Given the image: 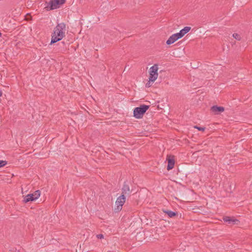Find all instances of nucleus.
I'll use <instances>...</instances> for the list:
<instances>
[{"mask_svg": "<svg viewBox=\"0 0 252 252\" xmlns=\"http://www.w3.org/2000/svg\"><path fill=\"white\" fill-rule=\"evenodd\" d=\"M66 26L64 23L58 24L52 34L51 44L55 43L62 40L65 35Z\"/></svg>", "mask_w": 252, "mask_h": 252, "instance_id": "nucleus-1", "label": "nucleus"}, {"mask_svg": "<svg viewBox=\"0 0 252 252\" xmlns=\"http://www.w3.org/2000/svg\"><path fill=\"white\" fill-rule=\"evenodd\" d=\"M164 212L170 218H172L177 215L176 213L169 210L165 211Z\"/></svg>", "mask_w": 252, "mask_h": 252, "instance_id": "nucleus-13", "label": "nucleus"}, {"mask_svg": "<svg viewBox=\"0 0 252 252\" xmlns=\"http://www.w3.org/2000/svg\"><path fill=\"white\" fill-rule=\"evenodd\" d=\"M180 38L178 34H177V33L173 34L171 36H170L169 38L168 39V40L166 41V44L167 45H170Z\"/></svg>", "mask_w": 252, "mask_h": 252, "instance_id": "nucleus-7", "label": "nucleus"}, {"mask_svg": "<svg viewBox=\"0 0 252 252\" xmlns=\"http://www.w3.org/2000/svg\"><path fill=\"white\" fill-rule=\"evenodd\" d=\"M211 110L215 113V114H218L222 112L224 110V108L221 106H213L211 107Z\"/></svg>", "mask_w": 252, "mask_h": 252, "instance_id": "nucleus-8", "label": "nucleus"}, {"mask_svg": "<svg viewBox=\"0 0 252 252\" xmlns=\"http://www.w3.org/2000/svg\"><path fill=\"white\" fill-rule=\"evenodd\" d=\"M233 37L237 40H240L241 39V36L240 34L234 33L232 35Z\"/></svg>", "mask_w": 252, "mask_h": 252, "instance_id": "nucleus-15", "label": "nucleus"}, {"mask_svg": "<svg viewBox=\"0 0 252 252\" xmlns=\"http://www.w3.org/2000/svg\"><path fill=\"white\" fill-rule=\"evenodd\" d=\"M194 128H197L199 130H200V131H204L205 129V127H198L197 126H194Z\"/></svg>", "mask_w": 252, "mask_h": 252, "instance_id": "nucleus-17", "label": "nucleus"}, {"mask_svg": "<svg viewBox=\"0 0 252 252\" xmlns=\"http://www.w3.org/2000/svg\"><path fill=\"white\" fill-rule=\"evenodd\" d=\"M32 201H34V199L32 194H29L25 196L24 201L25 203Z\"/></svg>", "mask_w": 252, "mask_h": 252, "instance_id": "nucleus-11", "label": "nucleus"}, {"mask_svg": "<svg viewBox=\"0 0 252 252\" xmlns=\"http://www.w3.org/2000/svg\"><path fill=\"white\" fill-rule=\"evenodd\" d=\"M223 220L225 222H227L229 224H237L238 220L236 219L230 218L228 217H225L223 218Z\"/></svg>", "mask_w": 252, "mask_h": 252, "instance_id": "nucleus-10", "label": "nucleus"}, {"mask_svg": "<svg viewBox=\"0 0 252 252\" xmlns=\"http://www.w3.org/2000/svg\"><path fill=\"white\" fill-rule=\"evenodd\" d=\"M149 108V106L146 105H141L140 107H136L133 111L134 117L137 119L142 118Z\"/></svg>", "mask_w": 252, "mask_h": 252, "instance_id": "nucleus-2", "label": "nucleus"}, {"mask_svg": "<svg viewBox=\"0 0 252 252\" xmlns=\"http://www.w3.org/2000/svg\"><path fill=\"white\" fill-rule=\"evenodd\" d=\"M123 194H127L130 192V188L128 185L124 184L122 188Z\"/></svg>", "mask_w": 252, "mask_h": 252, "instance_id": "nucleus-12", "label": "nucleus"}, {"mask_svg": "<svg viewBox=\"0 0 252 252\" xmlns=\"http://www.w3.org/2000/svg\"><path fill=\"white\" fill-rule=\"evenodd\" d=\"M191 29L190 27H186L177 33L180 38H182L185 34L188 32Z\"/></svg>", "mask_w": 252, "mask_h": 252, "instance_id": "nucleus-9", "label": "nucleus"}, {"mask_svg": "<svg viewBox=\"0 0 252 252\" xmlns=\"http://www.w3.org/2000/svg\"><path fill=\"white\" fill-rule=\"evenodd\" d=\"M166 160L168 161L167 169L168 170H171L173 168L175 164L174 157L173 156L168 155Z\"/></svg>", "mask_w": 252, "mask_h": 252, "instance_id": "nucleus-6", "label": "nucleus"}, {"mask_svg": "<svg viewBox=\"0 0 252 252\" xmlns=\"http://www.w3.org/2000/svg\"><path fill=\"white\" fill-rule=\"evenodd\" d=\"M6 164V161L4 160H0V168L3 167Z\"/></svg>", "mask_w": 252, "mask_h": 252, "instance_id": "nucleus-16", "label": "nucleus"}, {"mask_svg": "<svg viewBox=\"0 0 252 252\" xmlns=\"http://www.w3.org/2000/svg\"><path fill=\"white\" fill-rule=\"evenodd\" d=\"M126 201V197H125L124 194L121 195L119 196L116 201V204L117 205V208L118 210H121L122 208V206L124 205Z\"/></svg>", "mask_w": 252, "mask_h": 252, "instance_id": "nucleus-5", "label": "nucleus"}, {"mask_svg": "<svg viewBox=\"0 0 252 252\" xmlns=\"http://www.w3.org/2000/svg\"><path fill=\"white\" fill-rule=\"evenodd\" d=\"M96 237L98 238V239H102L104 238V236L103 235L101 234H98L96 235Z\"/></svg>", "mask_w": 252, "mask_h": 252, "instance_id": "nucleus-18", "label": "nucleus"}, {"mask_svg": "<svg viewBox=\"0 0 252 252\" xmlns=\"http://www.w3.org/2000/svg\"><path fill=\"white\" fill-rule=\"evenodd\" d=\"M151 82H150V80H149V82L146 84V86L148 88L150 87L151 86Z\"/></svg>", "mask_w": 252, "mask_h": 252, "instance_id": "nucleus-19", "label": "nucleus"}, {"mask_svg": "<svg viewBox=\"0 0 252 252\" xmlns=\"http://www.w3.org/2000/svg\"><path fill=\"white\" fill-rule=\"evenodd\" d=\"M32 194L33 195L34 200H35L39 197L40 195V191L39 190H36L32 193Z\"/></svg>", "mask_w": 252, "mask_h": 252, "instance_id": "nucleus-14", "label": "nucleus"}, {"mask_svg": "<svg viewBox=\"0 0 252 252\" xmlns=\"http://www.w3.org/2000/svg\"><path fill=\"white\" fill-rule=\"evenodd\" d=\"M65 1V0H51L46 6V8L47 10L59 8Z\"/></svg>", "mask_w": 252, "mask_h": 252, "instance_id": "nucleus-3", "label": "nucleus"}, {"mask_svg": "<svg viewBox=\"0 0 252 252\" xmlns=\"http://www.w3.org/2000/svg\"><path fill=\"white\" fill-rule=\"evenodd\" d=\"M158 65L157 64H154L153 66L150 68V76L149 79L150 82H154L156 81L158 77Z\"/></svg>", "mask_w": 252, "mask_h": 252, "instance_id": "nucleus-4", "label": "nucleus"}]
</instances>
